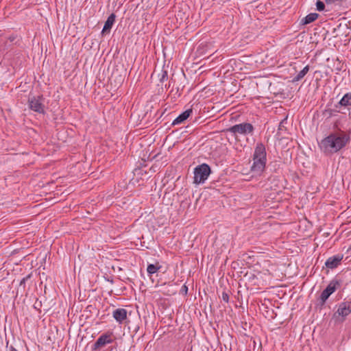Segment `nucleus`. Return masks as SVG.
Segmentation results:
<instances>
[{
	"label": "nucleus",
	"instance_id": "obj_1",
	"mask_svg": "<svg viewBox=\"0 0 351 351\" xmlns=\"http://www.w3.org/2000/svg\"><path fill=\"white\" fill-rule=\"evenodd\" d=\"M350 141V132L341 129L333 131L319 143V148L326 155L338 152Z\"/></svg>",
	"mask_w": 351,
	"mask_h": 351
},
{
	"label": "nucleus",
	"instance_id": "obj_2",
	"mask_svg": "<svg viewBox=\"0 0 351 351\" xmlns=\"http://www.w3.org/2000/svg\"><path fill=\"white\" fill-rule=\"evenodd\" d=\"M267 162V153L265 145L258 143L256 144L253 154V163L250 167L254 176H261L264 171Z\"/></svg>",
	"mask_w": 351,
	"mask_h": 351
},
{
	"label": "nucleus",
	"instance_id": "obj_3",
	"mask_svg": "<svg viewBox=\"0 0 351 351\" xmlns=\"http://www.w3.org/2000/svg\"><path fill=\"white\" fill-rule=\"evenodd\" d=\"M254 131V128L252 124L247 122L235 124L227 129V132H230L235 138H237L239 135H252Z\"/></svg>",
	"mask_w": 351,
	"mask_h": 351
},
{
	"label": "nucleus",
	"instance_id": "obj_4",
	"mask_svg": "<svg viewBox=\"0 0 351 351\" xmlns=\"http://www.w3.org/2000/svg\"><path fill=\"white\" fill-rule=\"evenodd\" d=\"M343 281L339 278H333L328 285L326 288L321 293L319 300L322 305H324L328 298L337 290L341 288Z\"/></svg>",
	"mask_w": 351,
	"mask_h": 351
},
{
	"label": "nucleus",
	"instance_id": "obj_5",
	"mask_svg": "<svg viewBox=\"0 0 351 351\" xmlns=\"http://www.w3.org/2000/svg\"><path fill=\"white\" fill-rule=\"evenodd\" d=\"M211 172L208 165L203 163L194 169V183H204L208 178Z\"/></svg>",
	"mask_w": 351,
	"mask_h": 351
},
{
	"label": "nucleus",
	"instance_id": "obj_6",
	"mask_svg": "<svg viewBox=\"0 0 351 351\" xmlns=\"http://www.w3.org/2000/svg\"><path fill=\"white\" fill-rule=\"evenodd\" d=\"M45 99L43 95L32 96L28 99V106L31 110L40 114H45Z\"/></svg>",
	"mask_w": 351,
	"mask_h": 351
},
{
	"label": "nucleus",
	"instance_id": "obj_7",
	"mask_svg": "<svg viewBox=\"0 0 351 351\" xmlns=\"http://www.w3.org/2000/svg\"><path fill=\"white\" fill-rule=\"evenodd\" d=\"M112 336V332H107L100 335L95 343L92 346L91 350L98 351L106 345L112 343L113 342Z\"/></svg>",
	"mask_w": 351,
	"mask_h": 351
},
{
	"label": "nucleus",
	"instance_id": "obj_8",
	"mask_svg": "<svg viewBox=\"0 0 351 351\" xmlns=\"http://www.w3.org/2000/svg\"><path fill=\"white\" fill-rule=\"evenodd\" d=\"M351 313V300H346L340 302L338 304L337 311L334 316L341 317V321L343 322L346 318Z\"/></svg>",
	"mask_w": 351,
	"mask_h": 351
},
{
	"label": "nucleus",
	"instance_id": "obj_9",
	"mask_svg": "<svg viewBox=\"0 0 351 351\" xmlns=\"http://www.w3.org/2000/svg\"><path fill=\"white\" fill-rule=\"evenodd\" d=\"M343 258V255L341 254L330 256L325 262V265L328 269H335L340 265Z\"/></svg>",
	"mask_w": 351,
	"mask_h": 351
},
{
	"label": "nucleus",
	"instance_id": "obj_10",
	"mask_svg": "<svg viewBox=\"0 0 351 351\" xmlns=\"http://www.w3.org/2000/svg\"><path fill=\"white\" fill-rule=\"evenodd\" d=\"M112 317L119 324L127 318V311L125 308H117L112 312Z\"/></svg>",
	"mask_w": 351,
	"mask_h": 351
},
{
	"label": "nucleus",
	"instance_id": "obj_11",
	"mask_svg": "<svg viewBox=\"0 0 351 351\" xmlns=\"http://www.w3.org/2000/svg\"><path fill=\"white\" fill-rule=\"evenodd\" d=\"M193 112L192 109H188L182 112L172 122V125H179L186 121Z\"/></svg>",
	"mask_w": 351,
	"mask_h": 351
},
{
	"label": "nucleus",
	"instance_id": "obj_12",
	"mask_svg": "<svg viewBox=\"0 0 351 351\" xmlns=\"http://www.w3.org/2000/svg\"><path fill=\"white\" fill-rule=\"evenodd\" d=\"M351 106V93H346L341 100L335 104V108L348 107Z\"/></svg>",
	"mask_w": 351,
	"mask_h": 351
},
{
	"label": "nucleus",
	"instance_id": "obj_13",
	"mask_svg": "<svg viewBox=\"0 0 351 351\" xmlns=\"http://www.w3.org/2000/svg\"><path fill=\"white\" fill-rule=\"evenodd\" d=\"M116 19V15L114 13H112L107 19L105 22L104 26L101 31L102 34H105L106 32H109L111 29Z\"/></svg>",
	"mask_w": 351,
	"mask_h": 351
},
{
	"label": "nucleus",
	"instance_id": "obj_14",
	"mask_svg": "<svg viewBox=\"0 0 351 351\" xmlns=\"http://www.w3.org/2000/svg\"><path fill=\"white\" fill-rule=\"evenodd\" d=\"M318 16L319 14L317 13H310L302 19L301 23L303 25L309 24L315 21L318 18Z\"/></svg>",
	"mask_w": 351,
	"mask_h": 351
},
{
	"label": "nucleus",
	"instance_id": "obj_15",
	"mask_svg": "<svg viewBox=\"0 0 351 351\" xmlns=\"http://www.w3.org/2000/svg\"><path fill=\"white\" fill-rule=\"evenodd\" d=\"M309 71V66L306 65L304 67V69L300 71L293 79V82H298L301 80L308 72Z\"/></svg>",
	"mask_w": 351,
	"mask_h": 351
},
{
	"label": "nucleus",
	"instance_id": "obj_16",
	"mask_svg": "<svg viewBox=\"0 0 351 351\" xmlns=\"http://www.w3.org/2000/svg\"><path fill=\"white\" fill-rule=\"evenodd\" d=\"M161 268V265L158 263L154 264H149L147 267V271L149 276H152V274H156L160 269Z\"/></svg>",
	"mask_w": 351,
	"mask_h": 351
},
{
	"label": "nucleus",
	"instance_id": "obj_17",
	"mask_svg": "<svg viewBox=\"0 0 351 351\" xmlns=\"http://www.w3.org/2000/svg\"><path fill=\"white\" fill-rule=\"evenodd\" d=\"M158 78L160 82H164L168 78L167 71L166 70H161L160 73H158Z\"/></svg>",
	"mask_w": 351,
	"mask_h": 351
},
{
	"label": "nucleus",
	"instance_id": "obj_18",
	"mask_svg": "<svg viewBox=\"0 0 351 351\" xmlns=\"http://www.w3.org/2000/svg\"><path fill=\"white\" fill-rule=\"evenodd\" d=\"M316 7H317V10L321 12V11H323L325 8V5L324 3L321 1H317V3H316Z\"/></svg>",
	"mask_w": 351,
	"mask_h": 351
},
{
	"label": "nucleus",
	"instance_id": "obj_19",
	"mask_svg": "<svg viewBox=\"0 0 351 351\" xmlns=\"http://www.w3.org/2000/svg\"><path fill=\"white\" fill-rule=\"evenodd\" d=\"M31 276H32V274H28L27 276H26L25 277L21 279V280L20 281V286H21H21H23V288H24V287H25V282H26V281H27V280H29V279L31 278Z\"/></svg>",
	"mask_w": 351,
	"mask_h": 351
},
{
	"label": "nucleus",
	"instance_id": "obj_20",
	"mask_svg": "<svg viewBox=\"0 0 351 351\" xmlns=\"http://www.w3.org/2000/svg\"><path fill=\"white\" fill-rule=\"evenodd\" d=\"M222 300L226 302H228L229 301V295L226 293V292H223L222 293Z\"/></svg>",
	"mask_w": 351,
	"mask_h": 351
},
{
	"label": "nucleus",
	"instance_id": "obj_21",
	"mask_svg": "<svg viewBox=\"0 0 351 351\" xmlns=\"http://www.w3.org/2000/svg\"><path fill=\"white\" fill-rule=\"evenodd\" d=\"M286 122H287V119H284L283 120H282L280 121V123H279V127H278L279 130H282V128L285 127V123H286Z\"/></svg>",
	"mask_w": 351,
	"mask_h": 351
},
{
	"label": "nucleus",
	"instance_id": "obj_22",
	"mask_svg": "<svg viewBox=\"0 0 351 351\" xmlns=\"http://www.w3.org/2000/svg\"><path fill=\"white\" fill-rule=\"evenodd\" d=\"M6 351H19L17 349H16L13 346H7V350Z\"/></svg>",
	"mask_w": 351,
	"mask_h": 351
},
{
	"label": "nucleus",
	"instance_id": "obj_23",
	"mask_svg": "<svg viewBox=\"0 0 351 351\" xmlns=\"http://www.w3.org/2000/svg\"><path fill=\"white\" fill-rule=\"evenodd\" d=\"M16 39V36H14V35H11L8 37V40L10 41V42H14Z\"/></svg>",
	"mask_w": 351,
	"mask_h": 351
},
{
	"label": "nucleus",
	"instance_id": "obj_24",
	"mask_svg": "<svg viewBox=\"0 0 351 351\" xmlns=\"http://www.w3.org/2000/svg\"><path fill=\"white\" fill-rule=\"evenodd\" d=\"M182 289H184V291L185 292H187L188 288H187V287H186V285H184V286L182 287Z\"/></svg>",
	"mask_w": 351,
	"mask_h": 351
},
{
	"label": "nucleus",
	"instance_id": "obj_25",
	"mask_svg": "<svg viewBox=\"0 0 351 351\" xmlns=\"http://www.w3.org/2000/svg\"><path fill=\"white\" fill-rule=\"evenodd\" d=\"M332 1V0H326V2L327 3H331Z\"/></svg>",
	"mask_w": 351,
	"mask_h": 351
}]
</instances>
